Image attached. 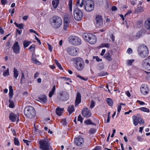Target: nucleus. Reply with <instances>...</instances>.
<instances>
[{"label":"nucleus","instance_id":"obj_7","mask_svg":"<svg viewBox=\"0 0 150 150\" xmlns=\"http://www.w3.org/2000/svg\"><path fill=\"white\" fill-rule=\"evenodd\" d=\"M72 1L73 0H69L68 6L70 11V14H66L65 15L64 18V23H69L70 22V20L72 17Z\"/></svg>","mask_w":150,"mask_h":150},{"label":"nucleus","instance_id":"obj_37","mask_svg":"<svg viewBox=\"0 0 150 150\" xmlns=\"http://www.w3.org/2000/svg\"><path fill=\"white\" fill-rule=\"evenodd\" d=\"M55 62L57 66L58 67L59 69L61 70H63V68L61 64L59 63L58 61L56 59H55Z\"/></svg>","mask_w":150,"mask_h":150},{"label":"nucleus","instance_id":"obj_32","mask_svg":"<svg viewBox=\"0 0 150 150\" xmlns=\"http://www.w3.org/2000/svg\"><path fill=\"white\" fill-rule=\"evenodd\" d=\"M139 110H140L146 112H149L150 110L149 109L145 107H141L139 108Z\"/></svg>","mask_w":150,"mask_h":150},{"label":"nucleus","instance_id":"obj_22","mask_svg":"<svg viewBox=\"0 0 150 150\" xmlns=\"http://www.w3.org/2000/svg\"><path fill=\"white\" fill-rule=\"evenodd\" d=\"M105 58L108 61H110L112 60V56L109 52H106L104 56Z\"/></svg>","mask_w":150,"mask_h":150},{"label":"nucleus","instance_id":"obj_27","mask_svg":"<svg viewBox=\"0 0 150 150\" xmlns=\"http://www.w3.org/2000/svg\"><path fill=\"white\" fill-rule=\"evenodd\" d=\"M9 97L10 98V99H12L13 95V90L12 86H9Z\"/></svg>","mask_w":150,"mask_h":150},{"label":"nucleus","instance_id":"obj_44","mask_svg":"<svg viewBox=\"0 0 150 150\" xmlns=\"http://www.w3.org/2000/svg\"><path fill=\"white\" fill-rule=\"evenodd\" d=\"M84 122L85 124L86 125H90L92 123V122L90 119H88L85 121Z\"/></svg>","mask_w":150,"mask_h":150},{"label":"nucleus","instance_id":"obj_9","mask_svg":"<svg viewBox=\"0 0 150 150\" xmlns=\"http://www.w3.org/2000/svg\"><path fill=\"white\" fill-rule=\"evenodd\" d=\"M94 3L91 0H87L85 5V10L88 12L92 11L94 8Z\"/></svg>","mask_w":150,"mask_h":150},{"label":"nucleus","instance_id":"obj_4","mask_svg":"<svg viewBox=\"0 0 150 150\" xmlns=\"http://www.w3.org/2000/svg\"><path fill=\"white\" fill-rule=\"evenodd\" d=\"M83 37L85 40L91 44H94L96 42V37L93 34L85 33L83 34Z\"/></svg>","mask_w":150,"mask_h":150},{"label":"nucleus","instance_id":"obj_64","mask_svg":"<svg viewBox=\"0 0 150 150\" xmlns=\"http://www.w3.org/2000/svg\"><path fill=\"white\" fill-rule=\"evenodd\" d=\"M95 150H100L101 148L100 146H97L94 149Z\"/></svg>","mask_w":150,"mask_h":150},{"label":"nucleus","instance_id":"obj_18","mask_svg":"<svg viewBox=\"0 0 150 150\" xmlns=\"http://www.w3.org/2000/svg\"><path fill=\"white\" fill-rule=\"evenodd\" d=\"M140 90L141 93L144 95H146L148 94L149 91V88L146 85H142L141 88Z\"/></svg>","mask_w":150,"mask_h":150},{"label":"nucleus","instance_id":"obj_31","mask_svg":"<svg viewBox=\"0 0 150 150\" xmlns=\"http://www.w3.org/2000/svg\"><path fill=\"white\" fill-rule=\"evenodd\" d=\"M31 43V42L25 40L23 42V45L25 48L28 47Z\"/></svg>","mask_w":150,"mask_h":150},{"label":"nucleus","instance_id":"obj_42","mask_svg":"<svg viewBox=\"0 0 150 150\" xmlns=\"http://www.w3.org/2000/svg\"><path fill=\"white\" fill-rule=\"evenodd\" d=\"M108 73L104 71H103L101 72L98 73V75L100 76H104L107 75Z\"/></svg>","mask_w":150,"mask_h":150},{"label":"nucleus","instance_id":"obj_62","mask_svg":"<svg viewBox=\"0 0 150 150\" xmlns=\"http://www.w3.org/2000/svg\"><path fill=\"white\" fill-rule=\"evenodd\" d=\"M132 52V50L131 48H129L127 50V52L128 53H131Z\"/></svg>","mask_w":150,"mask_h":150},{"label":"nucleus","instance_id":"obj_46","mask_svg":"<svg viewBox=\"0 0 150 150\" xmlns=\"http://www.w3.org/2000/svg\"><path fill=\"white\" fill-rule=\"evenodd\" d=\"M142 34V30L139 31L137 34L136 36L137 37L139 38Z\"/></svg>","mask_w":150,"mask_h":150},{"label":"nucleus","instance_id":"obj_33","mask_svg":"<svg viewBox=\"0 0 150 150\" xmlns=\"http://www.w3.org/2000/svg\"><path fill=\"white\" fill-rule=\"evenodd\" d=\"M55 90V86L54 85L53 86L52 90L50 92L49 96L50 97H51L53 95Z\"/></svg>","mask_w":150,"mask_h":150},{"label":"nucleus","instance_id":"obj_29","mask_svg":"<svg viewBox=\"0 0 150 150\" xmlns=\"http://www.w3.org/2000/svg\"><path fill=\"white\" fill-rule=\"evenodd\" d=\"M145 26L148 29L150 28V19H148L145 22Z\"/></svg>","mask_w":150,"mask_h":150},{"label":"nucleus","instance_id":"obj_30","mask_svg":"<svg viewBox=\"0 0 150 150\" xmlns=\"http://www.w3.org/2000/svg\"><path fill=\"white\" fill-rule=\"evenodd\" d=\"M68 111L70 114L74 111V108L73 105H70L68 108Z\"/></svg>","mask_w":150,"mask_h":150},{"label":"nucleus","instance_id":"obj_8","mask_svg":"<svg viewBox=\"0 0 150 150\" xmlns=\"http://www.w3.org/2000/svg\"><path fill=\"white\" fill-rule=\"evenodd\" d=\"M74 16L76 20L80 21L83 18V13L78 8H76L74 10Z\"/></svg>","mask_w":150,"mask_h":150},{"label":"nucleus","instance_id":"obj_35","mask_svg":"<svg viewBox=\"0 0 150 150\" xmlns=\"http://www.w3.org/2000/svg\"><path fill=\"white\" fill-rule=\"evenodd\" d=\"M106 100L107 103L109 106H111L112 105L113 101L111 98H107L106 99Z\"/></svg>","mask_w":150,"mask_h":150},{"label":"nucleus","instance_id":"obj_60","mask_svg":"<svg viewBox=\"0 0 150 150\" xmlns=\"http://www.w3.org/2000/svg\"><path fill=\"white\" fill-rule=\"evenodd\" d=\"M39 73L38 72H36L34 76V78L35 79L38 77L39 76Z\"/></svg>","mask_w":150,"mask_h":150},{"label":"nucleus","instance_id":"obj_3","mask_svg":"<svg viewBox=\"0 0 150 150\" xmlns=\"http://www.w3.org/2000/svg\"><path fill=\"white\" fill-rule=\"evenodd\" d=\"M139 54L142 58H145L148 56L149 51L146 45H142L138 48Z\"/></svg>","mask_w":150,"mask_h":150},{"label":"nucleus","instance_id":"obj_51","mask_svg":"<svg viewBox=\"0 0 150 150\" xmlns=\"http://www.w3.org/2000/svg\"><path fill=\"white\" fill-rule=\"evenodd\" d=\"M23 141L28 146H29V143H30V141H29L27 140L23 139Z\"/></svg>","mask_w":150,"mask_h":150},{"label":"nucleus","instance_id":"obj_10","mask_svg":"<svg viewBox=\"0 0 150 150\" xmlns=\"http://www.w3.org/2000/svg\"><path fill=\"white\" fill-rule=\"evenodd\" d=\"M69 42L73 45H78L81 44V40L79 37L75 36H71L70 38Z\"/></svg>","mask_w":150,"mask_h":150},{"label":"nucleus","instance_id":"obj_24","mask_svg":"<svg viewBox=\"0 0 150 150\" xmlns=\"http://www.w3.org/2000/svg\"><path fill=\"white\" fill-rule=\"evenodd\" d=\"M39 99L43 103H46L47 99L46 96L45 95H43L40 96L38 97Z\"/></svg>","mask_w":150,"mask_h":150},{"label":"nucleus","instance_id":"obj_52","mask_svg":"<svg viewBox=\"0 0 150 150\" xmlns=\"http://www.w3.org/2000/svg\"><path fill=\"white\" fill-rule=\"evenodd\" d=\"M83 119L80 115H79L78 117L77 120L78 121H80L81 123L82 122Z\"/></svg>","mask_w":150,"mask_h":150},{"label":"nucleus","instance_id":"obj_11","mask_svg":"<svg viewBox=\"0 0 150 150\" xmlns=\"http://www.w3.org/2000/svg\"><path fill=\"white\" fill-rule=\"evenodd\" d=\"M67 51L69 54L74 56L77 54L79 50L74 47L70 46L67 48Z\"/></svg>","mask_w":150,"mask_h":150},{"label":"nucleus","instance_id":"obj_40","mask_svg":"<svg viewBox=\"0 0 150 150\" xmlns=\"http://www.w3.org/2000/svg\"><path fill=\"white\" fill-rule=\"evenodd\" d=\"M14 144L15 145L18 146L20 145V143L18 139L16 138H15L14 139Z\"/></svg>","mask_w":150,"mask_h":150},{"label":"nucleus","instance_id":"obj_19","mask_svg":"<svg viewBox=\"0 0 150 150\" xmlns=\"http://www.w3.org/2000/svg\"><path fill=\"white\" fill-rule=\"evenodd\" d=\"M84 141L83 138L81 137H78L74 139V143L78 146H81L83 144Z\"/></svg>","mask_w":150,"mask_h":150},{"label":"nucleus","instance_id":"obj_13","mask_svg":"<svg viewBox=\"0 0 150 150\" xmlns=\"http://www.w3.org/2000/svg\"><path fill=\"white\" fill-rule=\"evenodd\" d=\"M82 114L85 117H89L91 116V113L88 108H83L82 111Z\"/></svg>","mask_w":150,"mask_h":150},{"label":"nucleus","instance_id":"obj_43","mask_svg":"<svg viewBox=\"0 0 150 150\" xmlns=\"http://www.w3.org/2000/svg\"><path fill=\"white\" fill-rule=\"evenodd\" d=\"M69 23H64V30H66L69 26Z\"/></svg>","mask_w":150,"mask_h":150},{"label":"nucleus","instance_id":"obj_1","mask_svg":"<svg viewBox=\"0 0 150 150\" xmlns=\"http://www.w3.org/2000/svg\"><path fill=\"white\" fill-rule=\"evenodd\" d=\"M50 23L52 26L54 28H59L62 25V19L60 17L54 16L50 20Z\"/></svg>","mask_w":150,"mask_h":150},{"label":"nucleus","instance_id":"obj_47","mask_svg":"<svg viewBox=\"0 0 150 150\" xmlns=\"http://www.w3.org/2000/svg\"><path fill=\"white\" fill-rule=\"evenodd\" d=\"M134 61V60L133 59L129 60L127 61V64L129 65H131L132 62H133Z\"/></svg>","mask_w":150,"mask_h":150},{"label":"nucleus","instance_id":"obj_63","mask_svg":"<svg viewBox=\"0 0 150 150\" xmlns=\"http://www.w3.org/2000/svg\"><path fill=\"white\" fill-rule=\"evenodd\" d=\"M1 3L2 4H5L6 3V0H1Z\"/></svg>","mask_w":150,"mask_h":150},{"label":"nucleus","instance_id":"obj_59","mask_svg":"<svg viewBox=\"0 0 150 150\" xmlns=\"http://www.w3.org/2000/svg\"><path fill=\"white\" fill-rule=\"evenodd\" d=\"M112 11H115L117 10V8L115 6H113L112 7Z\"/></svg>","mask_w":150,"mask_h":150},{"label":"nucleus","instance_id":"obj_17","mask_svg":"<svg viewBox=\"0 0 150 150\" xmlns=\"http://www.w3.org/2000/svg\"><path fill=\"white\" fill-rule=\"evenodd\" d=\"M13 52L16 54H18L20 52V48L18 42H16L12 47Z\"/></svg>","mask_w":150,"mask_h":150},{"label":"nucleus","instance_id":"obj_5","mask_svg":"<svg viewBox=\"0 0 150 150\" xmlns=\"http://www.w3.org/2000/svg\"><path fill=\"white\" fill-rule=\"evenodd\" d=\"M24 113L30 119H32L35 114V111L32 107L28 106L25 108Z\"/></svg>","mask_w":150,"mask_h":150},{"label":"nucleus","instance_id":"obj_15","mask_svg":"<svg viewBox=\"0 0 150 150\" xmlns=\"http://www.w3.org/2000/svg\"><path fill=\"white\" fill-rule=\"evenodd\" d=\"M143 65L146 70H150V58L148 57L144 60Z\"/></svg>","mask_w":150,"mask_h":150},{"label":"nucleus","instance_id":"obj_34","mask_svg":"<svg viewBox=\"0 0 150 150\" xmlns=\"http://www.w3.org/2000/svg\"><path fill=\"white\" fill-rule=\"evenodd\" d=\"M110 46V45L108 43H103L100 44L99 46V47L100 48L103 47H105L109 48Z\"/></svg>","mask_w":150,"mask_h":150},{"label":"nucleus","instance_id":"obj_2","mask_svg":"<svg viewBox=\"0 0 150 150\" xmlns=\"http://www.w3.org/2000/svg\"><path fill=\"white\" fill-rule=\"evenodd\" d=\"M74 63V66L79 71L83 70L85 67V64L83 59L81 57H76L72 59Z\"/></svg>","mask_w":150,"mask_h":150},{"label":"nucleus","instance_id":"obj_53","mask_svg":"<svg viewBox=\"0 0 150 150\" xmlns=\"http://www.w3.org/2000/svg\"><path fill=\"white\" fill-rule=\"evenodd\" d=\"M25 78V76L23 73H21V83L22 84V80L23 79Z\"/></svg>","mask_w":150,"mask_h":150},{"label":"nucleus","instance_id":"obj_54","mask_svg":"<svg viewBox=\"0 0 150 150\" xmlns=\"http://www.w3.org/2000/svg\"><path fill=\"white\" fill-rule=\"evenodd\" d=\"M35 49V46L34 45H31L30 47H29V50H31V51H33Z\"/></svg>","mask_w":150,"mask_h":150},{"label":"nucleus","instance_id":"obj_14","mask_svg":"<svg viewBox=\"0 0 150 150\" xmlns=\"http://www.w3.org/2000/svg\"><path fill=\"white\" fill-rule=\"evenodd\" d=\"M60 99L63 101H66L69 98V95L67 92L63 91L60 93Z\"/></svg>","mask_w":150,"mask_h":150},{"label":"nucleus","instance_id":"obj_41","mask_svg":"<svg viewBox=\"0 0 150 150\" xmlns=\"http://www.w3.org/2000/svg\"><path fill=\"white\" fill-rule=\"evenodd\" d=\"M3 75L4 76H8L9 75L8 69H7L6 71H3Z\"/></svg>","mask_w":150,"mask_h":150},{"label":"nucleus","instance_id":"obj_6","mask_svg":"<svg viewBox=\"0 0 150 150\" xmlns=\"http://www.w3.org/2000/svg\"><path fill=\"white\" fill-rule=\"evenodd\" d=\"M39 148L41 150H52V146L48 141L42 140L39 141Z\"/></svg>","mask_w":150,"mask_h":150},{"label":"nucleus","instance_id":"obj_48","mask_svg":"<svg viewBox=\"0 0 150 150\" xmlns=\"http://www.w3.org/2000/svg\"><path fill=\"white\" fill-rule=\"evenodd\" d=\"M95 106V102L93 100L91 101V104L90 106V108H93Z\"/></svg>","mask_w":150,"mask_h":150},{"label":"nucleus","instance_id":"obj_16","mask_svg":"<svg viewBox=\"0 0 150 150\" xmlns=\"http://www.w3.org/2000/svg\"><path fill=\"white\" fill-rule=\"evenodd\" d=\"M141 117V115L139 114H137V115H134L132 117L133 124L135 126H136L138 124Z\"/></svg>","mask_w":150,"mask_h":150},{"label":"nucleus","instance_id":"obj_28","mask_svg":"<svg viewBox=\"0 0 150 150\" xmlns=\"http://www.w3.org/2000/svg\"><path fill=\"white\" fill-rule=\"evenodd\" d=\"M13 72V77L14 79H16L19 75L18 71L17 70V69H16V68H14Z\"/></svg>","mask_w":150,"mask_h":150},{"label":"nucleus","instance_id":"obj_39","mask_svg":"<svg viewBox=\"0 0 150 150\" xmlns=\"http://www.w3.org/2000/svg\"><path fill=\"white\" fill-rule=\"evenodd\" d=\"M32 62L35 64H39L40 63V62L38 60L35 58H32Z\"/></svg>","mask_w":150,"mask_h":150},{"label":"nucleus","instance_id":"obj_25","mask_svg":"<svg viewBox=\"0 0 150 150\" xmlns=\"http://www.w3.org/2000/svg\"><path fill=\"white\" fill-rule=\"evenodd\" d=\"M144 11L143 7L141 6H138L137 7L135 10V13H138L140 12H142Z\"/></svg>","mask_w":150,"mask_h":150},{"label":"nucleus","instance_id":"obj_45","mask_svg":"<svg viewBox=\"0 0 150 150\" xmlns=\"http://www.w3.org/2000/svg\"><path fill=\"white\" fill-rule=\"evenodd\" d=\"M76 76H77V77L79 78V79H82L84 81H87L88 79V78H84L83 77H82L81 76L78 75H77Z\"/></svg>","mask_w":150,"mask_h":150},{"label":"nucleus","instance_id":"obj_50","mask_svg":"<svg viewBox=\"0 0 150 150\" xmlns=\"http://www.w3.org/2000/svg\"><path fill=\"white\" fill-rule=\"evenodd\" d=\"M93 59H96V61H97L98 62H99L102 61V59H100L97 56H93Z\"/></svg>","mask_w":150,"mask_h":150},{"label":"nucleus","instance_id":"obj_49","mask_svg":"<svg viewBox=\"0 0 150 150\" xmlns=\"http://www.w3.org/2000/svg\"><path fill=\"white\" fill-rule=\"evenodd\" d=\"M96 129L94 128L91 129L89 131V133L91 134H93L96 132Z\"/></svg>","mask_w":150,"mask_h":150},{"label":"nucleus","instance_id":"obj_56","mask_svg":"<svg viewBox=\"0 0 150 150\" xmlns=\"http://www.w3.org/2000/svg\"><path fill=\"white\" fill-rule=\"evenodd\" d=\"M61 123L63 125H65L66 124V120L65 119L62 120L61 121Z\"/></svg>","mask_w":150,"mask_h":150},{"label":"nucleus","instance_id":"obj_36","mask_svg":"<svg viewBox=\"0 0 150 150\" xmlns=\"http://www.w3.org/2000/svg\"><path fill=\"white\" fill-rule=\"evenodd\" d=\"M14 24L17 27L20 29H23V23H21L20 24H18L16 22H15L14 23Z\"/></svg>","mask_w":150,"mask_h":150},{"label":"nucleus","instance_id":"obj_12","mask_svg":"<svg viewBox=\"0 0 150 150\" xmlns=\"http://www.w3.org/2000/svg\"><path fill=\"white\" fill-rule=\"evenodd\" d=\"M95 21H96L97 26L98 27H101L103 26V20L101 16L96 15V16Z\"/></svg>","mask_w":150,"mask_h":150},{"label":"nucleus","instance_id":"obj_57","mask_svg":"<svg viewBox=\"0 0 150 150\" xmlns=\"http://www.w3.org/2000/svg\"><path fill=\"white\" fill-rule=\"evenodd\" d=\"M48 46L49 50L50 52H52V46L50 45L49 44H48Z\"/></svg>","mask_w":150,"mask_h":150},{"label":"nucleus","instance_id":"obj_61","mask_svg":"<svg viewBox=\"0 0 150 150\" xmlns=\"http://www.w3.org/2000/svg\"><path fill=\"white\" fill-rule=\"evenodd\" d=\"M105 50L103 49L101 51V52L100 54V55L102 56H103V55L104 54V53H105Z\"/></svg>","mask_w":150,"mask_h":150},{"label":"nucleus","instance_id":"obj_38","mask_svg":"<svg viewBox=\"0 0 150 150\" xmlns=\"http://www.w3.org/2000/svg\"><path fill=\"white\" fill-rule=\"evenodd\" d=\"M9 107L11 108H13L14 106V104L13 101L11 100V99H9Z\"/></svg>","mask_w":150,"mask_h":150},{"label":"nucleus","instance_id":"obj_58","mask_svg":"<svg viewBox=\"0 0 150 150\" xmlns=\"http://www.w3.org/2000/svg\"><path fill=\"white\" fill-rule=\"evenodd\" d=\"M137 102H138L140 105H144L145 104V103L143 101H141L139 100H137Z\"/></svg>","mask_w":150,"mask_h":150},{"label":"nucleus","instance_id":"obj_23","mask_svg":"<svg viewBox=\"0 0 150 150\" xmlns=\"http://www.w3.org/2000/svg\"><path fill=\"white\" fill-rule=\"evenodd\" d=\"M63 110L64 108H60L59 107H58L56 110V114L59 116L61 115Z\"/></svg>","mask_w":150,"mask_h":150},{"label":"nucleus","instance_id":"obj_20","mask_svg":"<svg viewBox=\"0 0 150 150\" xmlns=\"http://www.w3.org/2000/svg\"><path fill=\"white\" fill-rule=\"evenodd\" d=\"M18 115H17L13 113H11L9 116V119L12 122H15L17 119V122L18 121Z\"/></svg>","mask_w":150,"mask_h":150},{"label":"nucleus","instance_id":"obj_26","mask_svg":"<svg viewBox=\"0 0 150 150\" xmlns=\"http://www.w3.org/2000/svg\"><path fill=\"white\" fill-rule=\"evenodd\" d=\"M59 0H52V4L53 8L55 9L57 8L59 3Z\"/></svg>","mask_w":150,"mask_h":150},{"label":"nucleus","instance_id":"obj_55","mask_svg":"<svg viewBox=\"0 0 150 150\" xmlns=\"http://www.w3.org/2000/svg\"><path fill=\"white\" fill-rule=\"evenodd\" d=\"M121 108V105H118V106L117 111L118 112H120V111Z\"/></svg>","mask_w":150,"mask_h":150},{"label":"nucleus","instance_id":"obj_21","mask_svg":"<svg viewBox=\"0 0 150 150\" xmlns=\"http://www.w3.org/2000/svg\"><path fill=\"white\" fill-rule=\"evenodd\" d=\"M81 96L80 93L78 92L76 95V99L75 100V105L76 106L79 105L81 102Z\"/></svg>","mask_w":150,"mask_h":150}]
</instances>
